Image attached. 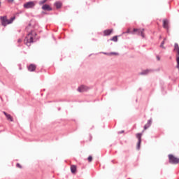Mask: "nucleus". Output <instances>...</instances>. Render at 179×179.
Masks as SVG:
<instances>
[{"instance_id": "nucleus-20", "label": "nucleus", "mask_w": 179, "mask_h": 179, "mask_svg": "<svg viewBox=\"0 0 179 179\" xmlns=\"http://www.w3.org/2000/svg\"><path fill=\"white\" fill-rule=\"evenodd\" d=\"M109 55H120L118 52H112L109 53Z\"/></svg>"}, {"instance_id": "nucleus-14", "label": "nucleus", "mask_w": 179, "mask_h": 179, "mask_svg": "<svg viewBox=\"0 0 179 179\" xmlns=\"http://www.w3.org/2000/svg\"><path fill=\"white\" fill-rule=\"evenodd\" d=\"M85 90H87V87L85 85H81L78 88V91L80 92H85Z\"/></svg>"}, {"instance_id": "nucleus-23", "label": "nucleus", "mask_w": 179, "mask_h": 179, "mask_svg": "<svg viewBox=\"0 0 179 179\" xmlns=\"http://www.w3.org/2000/svg\"><path fill=\"white\" fill-rule=\"evenodd\" d=\"M87 160L90 163V162H92V160H93V157H92V156H89L87 158Z\"/></svg>"}, {"instance_id": "nucleus-19", "label": "nucleus", "mask_w": 179, "mask_h": 179, "mask_svg": "<svg viewBox=\"0 0 179 179\" xmlns=\"http://www.w3.org/2000/svg\"><path fill=\"white\" fill-rule=\"evenodd\" d=\"M47 2V0H42L39 1V5H44Z\"/></svg>"}, {"instance_id": "nucleus-26", "label": "nucleus", "mask_w": 179, "mask_h": 179, "mask_svg": "<svg viewBox=\"0 0 179 179\" xmlns=\"http://www.w3.org/2000/svg\"><path fill=\"white\" fill-rule=\"evenodd\" d=\"M103 54H104V55H110V53H107V52H103Z\"/></svg>"}, {"instance_id": "nucleus-8", "label": "nucleus", "mask_w": 179, "mask_h": 179, "mask_svg": "<svg viewBox=\"0 0 179 179\" xmlns=\"http://www.w3.org/2000/svg\"><path fill=\"white\" fill-rule=\"evenodd\" d=\"M36 65L34 64H30L29 66H28V71H29V72H34V71H36Z\"/></svg>"}, {"instance_id": "nucleus-27", "label": "nucleus", "mask_w": 179, "mask_h": 179, "mask_svg": "<svg viewBox=\"0 0 179 179\" xmlns=\"http://www.w3.org/2000/svg\"><path fill=\"white\" fill-rule=\"evenodd\" d=\"M157 61H160V57L157 56Z\"/></svg>"}, {"instance_id": "nucleus-17", "label": "nucleus", "mask_w": 179, "mask_h": 179, "mask_svg": "<svg viewBox=\"0 0 179 179\" xmlns=\"http://www.w3.org/2000/svg\"><path fill=\"white\" fill-rule=\"evenodd\" d=\"M71 171L73 174H75L76 173V165L71 166Z\"/></svg>"}, {"instance_id": "nucleus-1", "label": "nucleus", "mask_w": 179, "mask_h": 179, "mask_svg": "<svg viewBox=\"0 0 179 179\" xmlns=\"http://www.w3.org/2000/svg\"><path fill=\"white\" fill-rule=\"evenodd\" d=\"M36 36H37V33H36V31H31L29 32L24 40V44L28 46L30 45V44L33 43L34 38H36Z\"/></svg>"}, {"instance_id": "nucleus-7", "label": "nucleus", "mask_w": 179, "mask_h": 179, "mask_svg": "<svg viewBox=\"0 0 179 179\" xmlns=\"http://www.w3.org/2000/svg\"><path fill=\"white\" fill-rule=\"evenodd\" d=\"M3 114L6 116L8 121H10L11 122H13V117L10 114H8L6 112L3 111Z\"/></svg>"}, {"instance_id": "nucleus-30", "label": "nucleus", "mask_w": 179, "mask_h": 179, "mask_svg": "<svg viewBox=\"0 0 179 179\" xmlns=\"http://www.w3.org/2000/svg\"><path fill=\"white\" fill-rule=\"evenodd\" d=\"M8 2H13V0H8Z\"/></svg>"}, {"instance_id": "nucleus-6", "label": "nucleus", "mask_w": 179, "mask_h": 179, "mask_svg": "<svg viewBox=\"0 0 179 179\" xmlns=\"http://www.w3.org/2000/svg\"><path fill=\"white\" fill-rule=\"evenodd\" d=\"M136 31H137L138 34H141V36L145 37V34H143V31H145V29H134L133 31H131V33H134V34H135V33H136Z\"/></svg>"}, {"instance_id": "nucleus-13", "label": "nucleus", "mask_w": 179, "mask_h": 179, "mask_svg": "<svg viewBox=\"0 0 179 179\" xmlns=\"http://www.w3.org/2000/svg\"><path fill=\"white\" fill-rule=\"evenodd\" d=\"M173 51H176L177 55L179 57V46H178V43H175L174 44Z\"/></svg>"}, {"instance_id": "nucleus-31", "label": "nucleus", "mask_w": 179, "mask_h": 179, "mask_svg": "<svg viewBox=\"0 0 179 179\" xmlns=\"http://www.w3.org/2000/svg\"><path fill=\"white\" fill-rule=\"evenodd\" d=\"M0 6H1V1H0Z\"/></svg>"}, {"instance_id": "nucleus-10", "label": "nucleus", "mask_w": 179, "mask_h": 179, "mask_svg": "<svg viewBox=\"0 0 179 179\" xmlns=\"http://www.w3.org/2000/svg\"><path fill=\"white\" fill-rule=\"evenodd\" d=\"M163 28L166 29V30H169V20H163Z\"/></svg>"}, {"instance_id": "nucleus-5", "label": "nucleus", "mask_w": 179, "mask_h": 179, "mask_svg": "<svg viewBox=\"0 0 179 179\" xmlns=\"http://www.w3.org/2000/svg\"><path fill=\"white\" fill-rule=\"evenodd\" d=\"M137 139H138V143H137V149H141V143L142 142V133H138L136 135Z\"/></svg>"}, {"instance_id": "nucleus-25", "label": "nucleus", "mask_w": 179, "mask_h": 179, "mask_svg": "<svg viewBox=\"0 0 179 179\" xmlns=\"http://www.w3.org/2000/svg\"><path fill=\"white\" fill-rule=\"evenodd\" d=\"M16 166H17V167H18L19 169H22V165H20V164L17 163Z\"/></svg>"}, {"instance_id": "nucleus-29", "label": "nucleus", "mask_w": 179, "mask_h": 179, "mask_svg": "<svg viewBox=\"0 0 179 179\" xmlns=\"http://www.w3.org/2000/svg\"><path fill=\"white\" fill-rule=\"evenodd\" d=\"M118 134H124V131H120Z\"/></svg>"}, {"instance_id": "nucleus-3", "label": "nucleus", "mask_w": 179, "mask_h": 179, "mask_svg": "<svg viewBox=\"0 0 179 179\" xmlns=\"http://www.w3.org/2000/svg\"><path fill=\"white\" fill-rule=\"evenodd\" d=\"M169 163H171L172 164H177L179 163V159L174 157L173 155H169Z\"/></svg>"}, {"instance_id": "nucleus-9", "label": "nucleus", "mask_w": 179, "mask_h": 179, "mask_svg": "<svg viewBox=\"0 0 179 179\" xmlns=\"http://www.w3.org/2000/svg\"><path fill=\"white\" fill-rule=\"evenodd\" d=\"M152 72H153V70L146 69V70H143L141 73H140V75H148V73H150Z\"/></svg>"}, {"instance_id": "nucleus-16", "label": "nucleus", "mask_w": 179, "mask_h": 179, "mask_svg": "<svg viewBox=\"0 0 179 179\" xmlns=\"http://www.w3.org/2000/svg\"><path fill=\"white\" fill-rule=\"evenodd\" d=\"M55 6H56L57 9H59L62 6V3L60 1H57L55 3Z\"/></svg>"}, {"instance_id": "nucleus-4", "label": "nucleus", "mask_w": 179, "mask_h": 179, "mask_svg": "<svg viewBox=\"0 0 179 179\" xmlns=\"http://www.w3.org/2000/svg\"><path fill=\"white\" fill-rule=\"evenodd\" d=\"M34 6H36L34 1L27 2L24 4V8H25V9H30L31 8H34Z\"/></svg>"}, {"instance_id": "nucleus-22", "label": "nucleus", "mask_w": 179, "mask_h": 179, "mask_svg": "<svg viewBox=\"0 0 179 179\" xmlns=\"http://www.w3.org/2000/svg\"><path fill=\"white\" fill-rule=\"evenodd\" d=\"M125 33L134 34V32L131 31L129 29H127V31L126 32H123V34H125Z\"/></svg>"}, {"instance_id": "nucleus-21", "label": "nucleus", "mask_w": 179, "mask_h": 179, "mask_svg": "<svg viewBox=\"0 0 179 179\" xmlns=\"http://www.w3.org/2000/svg\"><path fill=\"white\" fill-rule=\"evenodd\" d=\"M111 40H112V41L117 42V41H118V38L117 36H113Z\"/></svg>"}, {"instance_id": "nucleus-28", "label": "nucleus", "mask_w": 179, "mask_h": 179, "mask_svg": "<svg viewBox=\"0 0 179 179\" xmlns=\"http://www.w3.org/2000/svg\"><path fill=\"white\" fill-rule=\"evenodd\" d=\"M17 43H22V39H18Z\"/></svg>"}, {"instance_id": "nucleus-15", "label": "nucleus", "mask_w": 179, "mask_h": 179, "mask_svg": "<svg viewBox=\"0 0 179 179\" xmlns=\"http://www.w3.org/2000/svg\"><path fill=\"white\" fill-rule=\"evenodd\" d=\"M113 33V29H106L103 31L104 36H110Z\"/></svg>"}, {"instance_id": "nucleus-11", "label": "nucleus", "mask_w": 179, "mask_h": 179, "mask_svg": "<svg viewBox=\"0 0 179 179\" xmlns=\"http://www.w3.org/2000/svg\"><path fill=\"white\" fill-rule=\"evenodd\" d=\"M42 9L43 10H52V8L51 7H50V6L48 4H44L43 6H42Z\"/></svg>"}, {"instance_id": "nucleus-24", "label": "nucleus", "mask_w": 179, "mask_h": 179, "mask_svg": "<svg viewBox=\"0 0 179 179\" xmlns=\"http://www.w3.org/2000/svg\"><path fill=\"white\" fill-rule=\"evenodd\" d=\"M177 66H179V56L176 57Z\"/></svg>"}, {"instance_id": "nucleus-12", "label": "nucleus", "mask_w": 179, "mask_h": 179, "mask_svg": "<svg viewBox=\"0 0 179 179\" xmlns=\"http://www.w3.org/2000/svg\"><path fill=\"white\" fill-rule=\"evenodd\" d=\"M152 125V119H150L147 124L144 126V131H146L148 128H150V127Z\"/></svg>"}, {"instance_id": "nucleus-18", "label": "nucleus", "mask_w": 179, "mask_h": 179, "mask_svg": "<svg viewBox=\"0 0 179 179\" xmlns=\"http://www.w3.org/2000/svg\"><path fill=\"white\" fill-rule=\"evenodd\" d=\"M166 38L164 39V41L161 43V45H160V48H164V41H165Z\"/></svg>"}, {"instance_id": "nucleus-2", "label": "nucleus", "mask_w": 179, "mask_h": 179, "mask_svg": "<svg viewBox=\"0 0 179 179\" xmlns=\"http://www.w3.org/2000/svg\"><path fill=\"white\" fill-rule=\"evenodd\" d=\"M16 19V17H12L9 20H8V17L6 15L5 16H1L0 17V20L1 22V25L3 26L4 27L8 26V24H12L13 23V21Z\"/></svg>"}]
</instances>
